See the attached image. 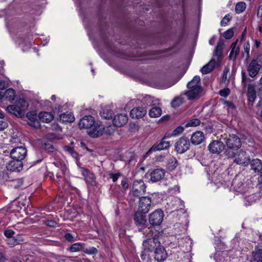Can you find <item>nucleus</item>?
I'll return each mask as SVG.
<instances>
[{
    "instance_id": "1",
    "label": "nucleus",
    "mask_w": 262,
    "mask_h": 262,
    "mask_svg": "<svg viewBox=\"0 0 262 262\" xmlns=\"http://www.w3.org/2000/svg\"><path fill=\"white\" fill-rule=\"evenodd\" d=\"M79 126L80 128L89 129L88 134L93 138L102 135L104 128L99 124L96 123L94 117L90 115L83 117L80 120Z\"/></svg>"
},
{
    "instance_id": "2",
    "label": "nucleus",
    "mask_w": 262,
    "mask_h": 262,
    "mask_svg": "<svg viewBox=\"0 0 262 262\" xmlns=\"http://www.w3.org/2000/svg\"><path fill=\"white\" fill-rule=\"evenodd\" d=\"M160 241L156 237L147 238L143 241L140 257L143 261L150 259V252H154L161 244Z\"/></svg>"
},
{
    "instance_id": "3",
    "label": "nucleus",
    "mask_w": 262,
    "mask_h": 262,
    "mask_svg": "<svg viewBox=\"0 0 262 262\" xmlns=\"http://www.w3.org/2000/svg\"><path fill=\"white\" fill-rule=\"evenodd\" d=\"M262 67V55H257L256 58H253L248 65L247 71L248 75L251 78H255L258 74Z\"/></svg>"
},
{
    "instance_id": "4",
    "label": "nucleus",
    "mask_w": 262,
    "mask_h": 262,
    "mask_svg": "<svg viewBox=\"0 0 262 262\" xmlns=\"http://www.w3.org/2000/svg\"><path fill=\"white\" fill-rule=\"evenodd\" d=\"M226 144L228 148L232 150H237L242 145L241 139L236 135H230L226 139Z\"/></svg>"
},
{
    "instance_id": "5",
    "label": "nucleus",
    "mask_w": 262,
    "mask_h": 262,
    "mask_svg": "<svg viewBox=\"0 0 262 262\" xmlns=\"http://www.w3.org/2000/svg\"><path fill=\"white\" fill-rule=\"evenodd\" d=\"M146 186L142 180L134 181L132 188L133 195L139 197L144 194L146 191Z\"/></svg>"
},
{
    "instance_id": "6",
    "label": "nucleus",
    "mask_w": 262,
    "mask_h": 262,
    "mask_svg": "<svg viewBox=\"0 0 262 262\" xmlns=\"http://www.w3.org/2000/svg\"><path fill=\"white\" fill-rule=\"evenodd\" d=\"M153 252L154 260L157 262H164L168 257V253L162 244Z\"/></svg>"
},
{
    "instance_id": "7",
    "label": "nucleus",
    "mask_w": 262,
    "mask_h": 262,
    "mask_svg": "<svg viewBox=\"0 0 262 262\" xmlns=\"http://www.w3.org/2000/svg\"><path fill=\"white\" fill-rule=\"evenodd\" d=\"M164 213L161 209H157L149 216V222L152 226H159L163 221Z\"/></svg>"
},
{
    "instance_id": "8",
    "label": "nucleus",
    "mask_w": 262,
    "mask_h": 262,
    "mask_svg": "<svg viewBox=\"0 0 262 262\" xmlns=\"http://www.w3.org/2000/svg\"><path fill=\"white\" fill-rule=\"evenodd\" d=\"M189 146V141L184 137H181L174 144L175 149L179 154H183L186 151Z\"/></svg>"
},
{
    "instance_id": "9",
    "label": "nucleus",
    "mask_w": 262,
    "mask_h": 262,
    "mask_svg": "<svg viewBox=\"0 0 262 262\" xmlns=\"http://www.w3.org/2000/svg\"><path fill=\"white\" fill-rule=\"evenodd\" d=\"M10 155L12 159L22 162L27 155V149L22 146L15 147L11 150Z\"/></svg>"
},
{
    "instance_id": "10",
    "label": "nucleus",
    "mask_w": 262,
    "mask_h": 262,
    "mask_svg": "<svg viewBox=\"0 0 262 262\" xmlns=\"http://www.w3.org/2000/svg\"><path fill=\"white\" fill-rule=\"evenodd\" d=\"M151 200L148 196H142L140 198L139 202L138 212L146 214L150 210Z\"/></svg>"
},
{
    "instance_id": "11",
    "label": "nucleus",
    "mask_w": 262,
    "mask_h": 262,
    "mask_svg": "<svg viewBox=\"0 0 262 262\" xmlns=\"http://www.w3.org/2000/svg\"><path fill=\"white\" fill-rule=\"evenodd\" d=\"M234 157V162L237 164L247 166L250 163V157L248 156L246 152L242 150H239L238 154Z\"/></svg>"
},
{
    "instance_id": "12",
    "label": "nucleus",
    "mask_w": 262,
    "mask_h": 262,
    "mask_svg": "<svg viewBox=\"0 0 262 262\" xmlns=\"http://www.w3.org/2000/svg\"><path fill=\"white\" fill-rule=\"evenodd\" d=\"M208 148L211 153L219 154L224 150L225 145L220 140H214L209 144Z\"/></svg>"
},
{
    "instance_id": "13",
    "label": "nucleus",
    "mask_w": 262,
    "mask_h": 262,
    "mask_svg": "<svg viewBox=\"0 0 262 262\" xmlns=\"http://www.w3.org/2000/svg\"><path fill=\"white\" fill-rule=\"evenodd\" d=\"M167 137L165 136L161 139L160 143L154 144L148 151L147 153H150L152 151H157L164 149H167L170 147V142L166 141Z\"/></svg>"
},
{
    "instance_id": "14",
    "label": "nucleus",
    "mask_w": 262,
    "mask_h": 262,
    "mask_svg": "<svg viewBox=\"0 0 262 262\" xmlns=\"http://www.w3.org/2000/svg\"><path fill=\"white\" fill-rule=\"evenodd\" d=\"M26 117L28 120V124L29 125L34 127L35 128L40 127V122L38 115L34 111H31L27 113Z\"/></svg>"
},
{
    "instance_id": "15",
    "label": "nucleus",
    "mask_w": 262,
    "mask_h": 262,
    "mask_svg": "<svg viewBox=\"0 0 262 262\" xmlns=\"http://www.w3.org/2000/svg\"><path fill=\"white\" fill-rule=\"evenodd\" d=\"M144 213L140 212H137L134 217V220L136 226L139 229L146 227L147 220Z\"/></svg>"
},
{
    "instance_id": "16",
    "label": "nucleus",
    "mask_w": 262,
    "mask_h": 262,
    "mask_svg": "<svg viewBox=\"0 0 262 262\" xmlns=\"http://www.w3.org/2000/svg\"><path fill=\"white\" fill-rule=\"evenodd\" d=\"M128 122V116L126 114H119L113 119V124L117 127H122Z\"/></svg>"
},
{
    "instance_id": "17",
    "label": "nucleus",
    "mask_w": 262,
    "mask_h": 262,
    "mask_svg": "<svg viewBox=\"0 0 262 262\" xmlns=\"http://www.w3.org/2000/svg\"><path fill=\"white\" fill-rule=\"evenodd\" d=\"M165 174V170L162 168L154 169L150 174V180L152 182L160 181L164 178Z\"/></svg>"
},
{
    "instance_id": "18",
    "label": "nucleus",
    "mask_w": 262,
    "mask_h": 262,
    "mask_svg": "<svg viewBox=\"0 0 262 262\" xmlns=\"http://www.w3.org/2000/svg\"><path fill=\"white\" fill-rule=\"evenodd\" d=\"M188 89V90L185 92L184 94L187 96L188 99L190 100L199 97L200 94L202 91V86H198L196 88Z\"/></svg>"
},
{
    "instance_id": "19",
    "label": "nucleus",
    "mask_w": 262,
    "mask_h": 262,
    "mask_svg": "<svg viewBox=\"0 0 262 262\" xmlns=\"http://www.w3.org/2000/svg\"><path fill=\"white\" fill-rule=\"evenodd\" d=\"M23 165L21 161L12 159L8 163L6 167L9 171H19L22 169Z\"/></svg>"
},
{
    "instance_id": "20",
    "label": "nucleus",
    "mask_w": 262,
    "mask_h": 262,
    "mask_svg": "<svg viewBox=\"0 0 262 262\" xmlns=\"http://www.w3.org/2000/svg\"><path fill=\"white\" fill-rule=\"evenodd\" d=\"M146 110L142 107L133 108L130 112V116L133 119H138L143 117L146 114Z\"/></svg>"
},
{
    "instance_id": "21",
    "label": "nucleus",
    "mask_w": 262,
    "mask_h": 262,
    "mask_svg": "<svg viewBox=\"0 0 262 262\" xmlns=\"http://www.w3.org/2000/svg\"><path fill=\"white\" fill-rule=\"evenodd\" d=\"M204 138L203 133L201 131H197L191 135L190 141L193 145H199L203 141Z\"/></svg>"
},
{
    "instance_id": "22",
    "label": "nucleus",
    "mask_w": 262,
    "mask_h": 262,
    "mask_svg": "<svg viewBox=\"0 0 262 262\" xmlns=\"http://www.w3.org/2000/svg\"><path fill=\"white\" fill-rule=\"evenodd\" d=\"M249 258L250 262H262V250L256 247Z\"/></svg>"
},
{
    "instance_id": "23",
    "label": "nucleus",
    "mask_w": 262,
    "mask_h": 262,
    "mask_svg": "<svg viewBox=\"0 0 262 262\" xmlns=\"http://www.w3.org/2000/svg\"><path fill=\"white\" fill-rule=\"evenodd\" d=\"M237 40L233 42L230 46V53L229 56L230 60H235L237 55L239 54L240 48L237 46Z\"/></svg>"
},
{
    "instance_id": "24",
    "label": "nucleus",
    "mask_w": 262,
    "mask_h": 262,
    "mask_svg": "<svg viewBox=\"0 0 262 262\" xmlns=\"http://www.w3.org/2000/svg\"><path fill=\"white\" fill-rule=\"evenodd\" d=\"M251 169L255 172L262 174V161L258 159H254L250 162Z\"/></svg>"
},
{
    "instance_id": "25",
    "label": "nucleus",
    "mask_w": 262,
    "mask_h": 262,
    "mask_svg": "<svg viewBox=\"0 0 262 262\" xmlns=\"http://www.w3.org/2000/svg\"><path fill=\"white\" fill-rule=\"evenodd\" d=\"M247 96L250 102H254L256 97L255 86L253 84H249L247 86Z\"/></svg>"
},
{
    "instance_id": "26",
    "label": "nucleus",
    "mask_w": 262,
    "mask_h": 262,
    "mask_svg": "<svg viewBox=\"0 0 262 262\" xmlns=\"http://www.w3.org/2000/svg\"><path fill=\"white\" fill-rule=\"evenodd\" d=\"M38 117L40 121L45 123H49L53 119L54 116L50 112H42L38 114Z\"/></svg>"
},
{
    "instance_id": "27",
    "label": "nucleus",
    "mask_w": 262,
    "mask_h": 262,
    "mask_svg": "<svg viewBox=\"0 0 262 262\" xmlns=\"http://www.w3.org/2000/svg\"><path fill=\"white\" fill-rule=\"evenodd\" d=\"M6 110L10 114L15 115L18 117H22L23 113L20 111V108H18L16 103L13 105H9L7 106Z\"/></svg>"
},
{
    "instance_id": "28",
    "label": "nucleus",
    "mask_w": 262,
    "mask_h": 262,
    "mask_svg": "<svg viewBox=\"0 0 262 262\" xmlns=\"http://www.w3.org/2000/svg\"><path fill=\"white\" fill-rule=\"evenodd\" d=\"M60 121L62 122H73L75 120V117L71 113H63L59 116Z\"/></svg>"
},
{
    "instance_id": "29",
    "label": "nucleus",
    "mask_w": 262,
    "mask_h": 262,
    "mask_svg": "<svg viewBox=\"0 0 262 262\" xmlns=\"http://www.w3.org/2000/svg\"><path fill=\"white\" fill-rule=\"evenodd\" d=\"M215 63L214 59H211L207 64L204 66L201 70L202 74H206L211 72L213 70Z\"/></svg>"
},
{
    "instance_id": "30",
    "label": "nucleus",
    "mask_w": 262,
    "mask_h": 262,
    "mask_svg": "<svg viewBox=\"0 0 262 262\" xmlns=\"http://www.w3.org/2000/svg\"><path fill=\"white\" fill-rule=\"evenodd\" d=\"M114 113L109 106H105L102 108L100 112V116L106 119H112Z\"/></svg>"
},
{
    "instance_id": "31",
    "label": "nucleus",
    "mask_w": 262,
    "mask_h": 262,
    "mask_svg": "<svg viewBox=\"0 0 262 262\" xmlns=\"http://www.w3.org/2000/svg\"><path fill=\"white\" fill-rule=\"evenodd\" d=\"M15 103L17 107L20 108V111H21V112L23 113V115L24 116L25 111L27 110L29 106L28 102L24 99H19L17 100Z\"/></svg>"
},
{
    "instance_id": "32",
    "label": "nucleus",
    "mask_w": 262,
    "mask_h": 262,
    "mask_svg": "<svg viewBox=\"0 0 262 262\" xmlns=\"http://www.w3.org/2000/svg\"><path fill=\"white\" fill-rule=\"evenodd\" d=\"M15 97V92L13 89H8L4 92V100L12 102Z\"/></svg>"
},
{
    "instance_id": "33",
    "label": "nucleus",
    "mask_w": 262,
    "mask_h": 262,
    "mask_svg": "<svg viewBox=\"0 0 262 262\" xmlns=\"http://www.w3.org/2000/svg\"><path fill=\"white\" fill-rule=\"evenodd\" d=\"M224 43L223 40H220L214 52V55L220 58L222 57V53L224 49Z\"/></svg>"
},
{
    "instance_id": "34",
    "label": "nucleus",
    "mask_w": 262,
    "mask_h": 262,
    "mask_svg": "<svg viewBox=\"0 0 262 262\" xmlns=\"http://www.w3.org/2000/svg\"><path fill=\"white\" fill-rule=\"evenodd\" d=\"M188 89H192L198 86H201L200 85V77L199 76H195L187 84Z\"/></svg>"
},
{
    "instance_id": "35",
    "label": "nucleus",
    "mask_w": 262,
    "mask_h": 262,
    "mask_svg": "<svg viewBox=\"0 0 262 262\" xmlns=\"http://www.w3.org/2000/svg\"><path fill=\"white\" fill-rule=\"evenodd\" d=\"M84 244L83 243H76L73 244L70 248V251L71 252H79L83 251Z\"/></svg>"
},
{
    "instance_id": "36",
    "label": "nucleus",
    "mask_w": 262,
    "mask_h": 262,
    "mask_svg": "<svg viewBox=\"0 0 262 262\" xmlns=\"http://www.w3.org/2000/svg\"><path fill=\"white\" fill-rule=\"evenodd\" d=\"M162 110L159 107H154L150 109L149 111V115L150 117L157 118L161 116Z\"/></svg>"
},
{
    "instance_id": "37",
    "label": "nucleus",
    "mask_w": 262,
    "mask_h": 262,
    "mask_svg": "<svg viewBox=\"0 0 262 262\" xmlns=\"http://www.w3.org/2000/svg\"><path fill=\"white\" fill-rule=\"evenodd\" d=\"M24 240L21 238H16V237H12L7 241V243L11 246L13 247L16 245L20 244Z\"/></svg>"
},
{
    "instance_id": "38",
    "label": "nucleus",
    "mask_w": 262,
    "mask_h": 262,
    "mask_svg": "<svg viewBox=\"0 0 262 262\" xmlns=\"http://www.w3.org/2000/svg\"><path fill=\"white\" fill-rule=\"evenodd\" d=\"M178 165V161L174 157H170L168 161L167 166L169 169L174 170Z\"/></svg>"
},
{
    "instance_id": "39",
    "label": "nucleus",
    "mask_w": 262,
    "mask_h": 262,
    "mask_svg": "<svg viewBox=\"0 0 262 262\" xmlns=\"http://www.w3.org/2000/svg\"><path fill=\"white\" fill-rule=\"evenodd\" d=\"M246 8V3L244 2H240L236 4L235 10L237 13H241L245 11Z\"/></svg>"
},
{
    "instance_id": "40",
    "label": "nucleus",
    "mask_w": 262,
    "mask_h": 262,
    "mask_svg": "<svg viewBox=\"0 0 262 262\" xmlns=\"http://www.w3.org/2000/svg\"><path fill=\"white\" fill-rule=\"evenodd\" d=\"M183 102V99L178 97L174 98L171 102V105L173 108L178 107Z\"/></svg>"
},
{
    "instance_id": "41",
    "label": "nucleus",
    "mask_w": 262,
    "mask_h": 262,
    "mask_svg": "<svg viewBox=\"0 0 262 262\" xmlns=\"http://www.w3.org/2000/svg\"><path fill=\"white\" fill-rule=\"evenodd\" d=\"M53 163L56 167L60 168V171H62V174L65 173L67 167L64 164L60 161L54 162Z\"/></svg>"
},
{
    "instance_id": "42",
    "label": "nucleus",
    "mask_w": 262,
    "mask_h": 262,
    "mask_svg": "<svg viewBox=\"0 0 262 262\" xmlns=\"http://www.w3.org/2000/svg\"><path fill=\"white\" fill-rule=\"evenodd\" d=\"M201 123V121L198 118L190 119L186 124L187 126H197Z\"/></svg>"
},
{
    "instance_id": "43",
    "label": "nucleus",
    "mask_w": 262,
    "mask_h": 262,
    "mask_svg": "<svg viewBox=\"0 0 262 262\" xmlns=\"http://www.w3.org/2000/svg\"><path fill=\"white\" fill-rule=\"evenodd\" d=\"M86 182L91 185H94L95 183V175L91 172L88 176L84 178Z\"/></svg>"
},
{
    "instance_id": "44",
    "label": "nucleus",
    "mask_w": 262,
    "mask_h": 262,
    "mask_svg": "<svg viewBox=\"0 0 262 262\" xmlns=\"http://www.w3.org/2000/svg\"><path fill=\"white\" fill-rule=\"evenodd\" d=\"M252 81L250 78H248L244 71H242V82L244 87H246L247 82H251Z\"/></svg>"
},
{
    "instance_id": "45",
    "label": "nucleus",
    "mask_w": 262,
    "mask_h": 262,
    "mask_svg": "<svg viewBox=\"0 0 262 262\" xmlns=\"http://www.w3.org/2000/svg\"><path fill=\"white\" fill-rule=\"evenodd\" d=\"M64 150L70 154L73 158H76L77 156V153L74 150V149L69 146H65L63 147Z\"/></svg>"
},
{
    "instance_id": "46",
    "label": "nucleus",
    "mask_w": 262,
    "mask_h": 262,
    "mask_svg": "<svg viewBox=\"0 0 262 262\" xmlns=\"http://www.w3.org/2000/svg\"><path fill=\"white\" fill-rule=\"evenodd\" d=\"M250 45L249 42H246L244 45V50L245 53L246 54V59H248L250 58Z\"/></svg>"
},
{
    "instance_id": "47",
    "label": "nucleus",
    "mask_w": 262,
    "mask_h": 262,
    "mask_svg": "<svg viewBox=\"0 0 262 262\" xmlns=\"http://www.w3.org/2000/svg\"><path fill=\"white\" fill-rule=\"evenodd\" d=\"M83 251L88 254H94L97 252V250L94 247H89V248H83Z\"/></svg>"
},
{
    "instance_id": "48",
    "label": "nucleus",
    "mask_w": 262,
    "mask_h": 262,
    "mask_svg": "<svg viewBox=\"0 0 262 262\" xmlns=\"http://www.w3.org/2000/svg\"><path fill=\"white\" fill-rule=\"evenodd\" d=\"M234 35V31L233 28H231L224 32V37L227 39L231 38Z\"/></svg>"
},
{
    "instance_id": "49",
    "label": "nucleus",
    "mask_w": 262,
    "mask_h": 262,
    "mask_svg": "<svg viewBox=\"0 0 262 262\" xmlns=\"http://www.w3.org/2000/svg\"><path fill=\"white\" fill-rule=\"evenodd\" d=\"M121 175H122V173L120 172L115 173H110L108 174L110 178L112 179L113 182H116L118 180L119 177L121 176Z\"/></svg>"
},
{
    "instance_id": "50",
    "label": "nucleus",
    "mask_w": 262,
    "mask_h": 262,
    "mask_svg": "<svg viewBox=\"0 0 262 262\" xmlns=\"http://www.w3.org/2000/svg\"><path fill=\"white\" fill-rule=\"evenodd\" d=\"M230 90L229 88H225L224 89L221 90L219 92L220 95L224 97H227L230 94Z\"/></svg>"
},
{
    "instance_id": "51",
    "label": "nucleus",
    "mask_w": 262,
    "mask_h": 262,
    "mask_svg": "<svg viewBox=\"0 0 262 262\" xmlns=\"http://www.w3.org/2000/svg\"><path fill=\"white\" fill-rule=\"evenodd\" d=\"M142 102L146 105H152V98L150 96L147 95L142 99Z\"/></svg>"
},
{
    "instance_id": "52",
    "label": "nucleus",
    "mask_w": 262,
    "mask_h": 262,
    "mask_svg": "<svg viewBox=\"0 0 262 262\" xmlns=\"http://www.w3.org/2000/svg\"><path fill=\"white\" fill-rule=\"evenodd\" d=\"M230 19L229 14L226 15L221 21V25L222 26H226L230 20Z\"/></svg>"
},
{
    "instance_id": "53",
    "label": "nucleus",
    "mask_w": 262,
    "mask_h": 262,
    "mask_svg": "<svg viewBox=\"0 0 262 262\" xmlns=\"http://www.w3.org/2000/svg\"><path fill=\"white\" fill-rule=\"evenodd\" d=\"M183 131H184V127L183 126H178L174 130H173L172 135L178 136L179 134H181Z\"/></svg>"
},
{
    "instance_id": "54",
    "label": "nucleus",
    "mask_w": 262,
    "mask_h": 262,
    "mask_svg": "<svg viewBox=\"0 0 262 262\" xmlns=\"http://www.w3.org/2000/svg\"><path fill=\"white\" fill-rule=\"evenodd\" d=\"M229 72V69L228 68H225L223 71V74L222 77V82L224 83H226L227 81L228 82V80L227 79L228 74Z\"/></svg>"
},
{
    "instance_id": "55",
    "label": "nucleus",
    "mask_w": 262,
    "mask_h": 262,
    "mask_svg": "<svg viewBox=\"0 0 262 262\" xmlns=\"http://www.w3.org/2000/svg\"><path fill=\"white\" fill-rule=\"evenodd\" d=\"M14 233L15 232L11 229L6 230L4 232L5 236L9 239L12 237Z\"/></svg>"
},
{
    "instance_id": "56",
    "label": "nucleus",
    "mask_w": 262,
    "mask_h": 262,
    "mask_svg": "<svg viewBox=\"0 0 262 262\" xmlns=\"http://www.w3.org/2000/svg\"><path fill=\"white\" fill-rule=\"evenodd\" d=\"M80 169L81 170V174L84 177V178L86 177L89 173H91V171L86 168L80 167Z\"/></svg>"
},
{
    "instance_id": "57",
    "label": "nucleus",
    "mask_w": 262,
    "mask_h": 262,
    "mask_svg": "<svg viewBox=\"0 0 262 262\" xmlns=\"http://www.w3.org/2000/svg\"><path fill=\"white\" fill-rule=\"evenodd\" d=\"M121 185L125 190L128 189L129 185L128 183L127 179L126 178H124L122 179L121 181Z\"/></svg>"
},
{
    "instance_id": "58",
    "label": "nucleus",
    "mask_w": 262,
    "mask_h": 262,
    "mask_svg": "<svg viewBox=\"0 0 262 262\" xmlns=\"http://www.w3.org/2000/svg\"><path fill=\"white\" fill-rule=\"evenodd\" d=\"M8 127V123L6 121L0 120V130H3Z\"/></svg>"
},
{
    "instance_id": "59",
    "label": "nucleus",
    "mask_w": 262,
    "mask_h": 262,
    "mask_svg": "<svg viewBox=\"0 0 262 262\" xmlns=\"http://www.w3.org/2000/svg\"><path fill=\"white\" fill-rule=\"evenodd\" d=\"M64 237L69 242H72L74 239V236L70 233H66L64 235Z\"/></svg>"
},
{
    "instance_id": "60",
    "label": "nucleus",
    "mask_w": 262,
    "mask_h": 262,
    "mask_svg": "<svg viewBox=\"0 0 262 262\" xmlns=\"http://www.w3.org/2000/svg\"><path fill=\"white\" fill-rule=\"evenodd\" d=\"M46 225L51 227H54L56 225V222L54 220H48L46 222Z\"/></svg>"
},
{
    "instance_id": "61",
    "label": "nucleus",
    "mask_w": 262,
    "mask_h": 262,
    "mask_svg": "<svg viewBox=\"0 0 262 262\" xmlns=\"http://www.w3.org/2000/svg\"><path fill=\"white\" fill-rule=\"evenodd\" d=\"M45 147L46 149L48 150L49 152H53L54 151V148L51 145L45 144Z\"/></svg>"
},
{
    "instance_id": "62",
    "label": "nucleus",
    "mask_w": 262,
    "mask_h": 262,
    "mask_svg": "<svg viewBox=\"0 0 262 262\" xmlns=\"http://www.w3.org/2000/svg\"><path fill=\"white\" fill-rule=\"evenodd\" d=\"M257 15L259 17H262V6H260L257 10Z\"/></svg>"
},
{
    "instance_id": "63",
    "label": "nucleus",
    "mask_w": 262,
    "mask_h": 262,
    "mask_svg": "<svg viewBox=\"0 0 262 262\" xmlns=\"http://www.w3.org/2000/svg\"><path fill=\"white\" fill-rule=\"evenodd\" d=\"M225 103L232 108H234L235 107L234 104L231 102L226 101H225Z\"/></svg>"
},
{
    "instance_id": "64",
    "label": "nucleus",
    "mask_w": 262,
    "mask_h": 262,
    "mask_svg": "<svg viewBox=\"0 0 262 262\" xmlns=\"http://www.w3.org/2000/svg\"><path fill=\"white\" fill-rule=\"evenodd\" d=\"M254 44H255L254 45H255L256 48H258L261 44V42L259 40H258L257 39H255L254 40Z\"/></svg>"
}]
</instances>
